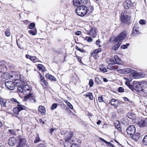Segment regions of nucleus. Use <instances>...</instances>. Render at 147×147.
Here are the masks:
<instances>
[{
	"mask_svg": "<svg viewBox=\"0 0 147 147\" xmlns=\"http://www.w3.org/2000/svg\"><path fill=\"white\" fill-rule=\"evenodd\" d=\"M9 75L8 73H4L1 74V77L5 79H7L9 78Z\"/></svg>",
	"mask_w": 147,
	"mask_h": 147,
	"instance_id": "obj_32",
	"label": "nucleus"
},
{
	"mask_svg": "<svg viewBox=\"0 0 147 147\" xmlns=\"http://www.w3.org/2000/svg\"><path fill=\"white\" fill-rule=\"evenodd\" d=\"M57 106V103H54L52 105V107L51 108V110H53L55 109Z\"/></svg>",
	"mask_w": 147,
	"mask_h": 147,
	"instance_id": "obj_42",
	"label": "nucleus"
},
{
	"mask_svg": "<svg viewBox=\"0 0 147 147\" xmlns=\"http://www.w3.org/2000/svg\"><path fill=\"white\" fill-rule=\"evenodd\" d=\"M99 138L100 140H101L104 143H105L106 144H108V145H111L112 147L113 146V145L111 144L110 142H107L104 139H103L101 138Z\"/></svg>",
	"mask_w": 147,
	"mask_h": 147,
	"instance_id": "obj_40",
	"label": "nucleus"
},
{
	"mask_svg": "<svg viewBox=\"0 0 147 147\" xmlns=\"http://www.w3.org/2000/svg\"><path fill=\"white\" fill-rule=\"evenodd\" d=\"M133 70L130 68H126L119 70V73L122 74H127L129 73L132 72Z\"/></svg>",
	"mask_w": 147,
	"mask_h": 147,
	"instance_id": "obj_11",
	"label": "nucleus"
},
{
	"mask_svg": "<svg viewBox=\"0 0 147 147\" xmlns=\"http://www.w3.org/2000/svg\"><path fill=\"white\" fill-rule=\"evenodd\" d=\"M133 70L130 68H126L119 70V73L122 74H127L129 73L132 72Z\"/></svg>",
	"mask_w": 147,
	"mask_h": 147,
	"instance_id": "obj_12",
	"label": "nucleus"
},
{
	"mask_svg": "<svg viewBox=\"0 0 147 147\" xmlns=\"http://www.w3.org/2000/svg\"><path fill=\"white\" fill-rule=\"evenodd\" d=\"M35 26V25L34 23H31L29 26V28L30 29H32Z\"/></svg>",
	"mask_w": 147,
	"mask_h": 147,
	"instance_id": "obj_49",
	"label": "nucleus"
},
{
	"mask_svg": "<svg viewBox=\"0 0 147 147\" xmlns=\"http://www.w3.org/2000/svg\"><path fill=\"white\" fill-rule=\"evenodd\" d=\"M98 101L100 102H104L103 100V98L102 96H99L98 97Z\"/></svg>",
	"mask_w": 147,
	"mask_h": 147,
	"instance_id": "obj_52",
	"label": "nucleus"
},
{
	"mask_svg": "<svg viewBox=\"0 0 147 147\" xmlns=\"http://www.w3.org/2000/svg\"><path fill=\"white\" fill-rule=\"evenodd\" d=\"M0 103L1 106L3 108H6L7 107V103L5 100H1Z\"/></svg>",
	"mask_w": 147,
	"mask_h": 147,
	"instance_id": "obj_23",
	"label": "nucleus"
},
{
	"mask_svg": "<svg viewBox=\"0 0 147 147\" xmlns=\"http://www.w3.org/2000/svg\"><path fill=\"white\" fill-rule=\"evenodd\" d=\"M130 10L124 11L121 13L120 19L122 22L127 24L129 22L130 19Z\"/></svg>",
	"mask_w": 147,
	"mask_h": 147,
	"instance_id": "obj_4",
	"label": "nucleus"
},
{
	"mask_svg": "<svg viewBox=\"0 0 147 147\" xmlns=\"http://www.w3.org/2000/svg\"><path fill=\"white\" fill-rule=\"evenodd\" d=\"M124 89L121 87H119L118 89V91L119 92H124Z\"/></svg>",
	"mask_w": 147,
	"mask_h": 147,
	"instance_id": "obj_53",
	"label": "nucleus"
},
{
	"mask_svg": "<svg viewBox=\"0 0 147 147\" xmlns=\"http://www.w3.org/2000/svg\"><path fill=\"white\" fill-rule=\"evenodd\" d=\"M85 39L89 42H92V39L89 36L86 37L85 38Z\"/></svg>",
	"mask_w": 147,
	"mask_h": 147,
	"instance_id": "obj_43",
	"label": "nucleus"
},
{
	"mask_svg": "<svg viewBox=\"0 0 147 147\" xmlns=\"http://www.w3.org/2000/svg\"><path fill=\"white\" fill-rule=\"evenodd\" d=\"M5 87L10 90H13L15 88V84L12 81H8L5 83Z\"/></svg>",
	"mask_w": 147,
	"mask_h": 147,
	"instance_id": "obj_6",
	"label": "nucleus"
},
{
	"mask_svg": "<svg viewBox=\"0 0 147 147\" xmlns=\"http://www.w3.org/2000/svg\"><path fill=\"white\" fill-rule=\"evenodd\" d=\"M127 34V32L126 31H122L117 36L115 39V41L116 42H117L113 47L112 49L114 50H117L121 44L123 40L126 37Z\"/></svg>",
	"mask_w": 147,
	"mask_h": 147,
	"instance_id": "obj_3",
	"label": "nucleus"
},
{
	"mask_svg": "<svg viewBox=\"0 0 147 147\" xmlns=\"http://www.w3.org/2000/svg\"><path fill=\"white\" fill-rule=\"evenodd\" d=\"M39 112L42 115H44L46 112V110L45 107L44 106H39L38 109Z\"/></svg>",
	"mask_w": 147,
	"mask_h": 147,
	"instance_id": "obj_17",
	"label": "nucleus"
},
{
	"mask_svg": "<svg viewBox=\"0 0 147 147\" xmlns=\"http://www.w3.org/2000/svg\"><path fill=\"white\" fill-rule=\"evenodd\" d=\"M106 62L109 64L114 63V60L113 59V58H108L106 59Z\"/></svg>",
	"mask_w": 147,
	"mask_h": 147,
	"instance_id": "obj_31",
	"label": "nucleus"
},
{
	"mask_svg": "<svg viewBox=\"0 0 147 147\" xmlns=\"http://www.w3.org/2000/svg\"><path fill=\"white\" fill-rule=\"evenodd\" d=\"M40 141V139L39 138V136L38 134L37 135L36 137V139L34 141V142L35 143H37V142H39Z\"/></svg>",
	"mask_w": 147,
	"mask_h": 147,
	"instance_id": "obj_45",
	"label": "nucleus"
},
{
	"mask_svg": "<svg viewBox=\"0 0 147 147\" xmlns=\"http://www.w3.org/2000/svg\"><path fill=\"white\" fill-rule=\"evenodd\" d=\"M108 69L114 70L118 69V67L116 65H114L112 64H109L107 66Z\"/></svg>",
	"mask_w": 147,
	"mask_h": 147,
	"instance_id": "obj_19",
	"label": "nucleus"
},
{
	"mask_svg": "<svg viewBox=\"0 0 147 147\" xmlns=\"http://www.w3.org/2000/svg\"><path fill=\"white\" fill-rule=\"evenodd\" d=\"M139 22L142 25H144L146 24V21L144 20H141L139 21Z\"/></svg>",
	"mask_w": 147,
	"mask_h": 147,
	"instance_id": "obj_50",
	"label": "nucleus"
},
{
	"mask_svg": "<svg viewBox=\"0 0 147 147\" xmlns=\"http://www.w3.org/2000/svg\"><path fill=\"white\" fill-rule=\"evenodd\" d=\"M65 102L67 104V105L69 107L70 109H73V107L72 105L67 100H64Z\"/></svg>",
	"mask_w": 147,
	"mask_h": 147,
	"instance_id": "obj_35",
	"label": "nucleus"
},
{
	"mask_svg": "<svg viewBox=\"0 0 147 147\" xmlns=\"http://www.w3.org/2000/svg\"><path fill=\"white\" fill-rule=\"evenodd\" d=\"M55 130L54 129H53V128H52L51 129H50V132L51 134H52L53 132Z\"/></svg>",
	"mask_w": 147,
	"mask_h": 147,
	"instance_id": "obj_63",
	"label": "nucleus"
},
{
	"mask_svg": "<svg viewBox=\"0 0 147 147\" xmlns=\"http://www.w3.org/2000/svg\"><path fill=\"white\" fill-rule=\"evenodd\" d=\"M139 74L141 77H143L144 76V74L143 73H139Z\"/></svg>",
	"mask_w": 147,
	"mask_h": 147,
	"instance_id": "obj_64",
	"label": "nucleus"
},
{
	"mask_svg": "<svg viewBox=\"0 0 147 147\" xmlns=\"http://www.w3.org/2000/svg\"><path fill=\"white\" fill-rule=\"evenodd\" d=\"M40 82H41L42 81L45 80V78L44 77L41 75V74H40Z\"/></svg>",
	"mask_w": 147,
	"mask_h": 147,
	"instance_id": "obj_54",
	"label": "nucleus"
},
{
	"mask_svg": "<svg viewBox=\"0 0 147 147\" xmlns=\"http://www.w3.org/2000/svg\"><path fill=\"white\" fill-rule=\"evenodd\" d=\"M100 42V40H96V43L97 45H98L99 44Z\"/></svg>",
	"mask_w": 147,
	"mask_h": 147,
	"instance_id": "obj_62",
	"label": "nucleus"
},
{
	"mask_svg": "<svg viewBox=\"0 0 147 147\" xmlns=\"http://www.w3.org/2000/svg\"><path fill=\"white\" fill-rule=\"evenodd\" d=\"M128 86L129 87V88L132 90L133 91V90H134L133 88V85H131L129 84L128 85Z\"/></svg>",
	"mask_w": 147,
	"mask_h": 147,
	"instance_id": "obj_58",
	"label": "nucleus"
},
{
	"mask_svg": "<svg viewBox=\"0 0 147 147\" xmlns=\"http://www.w3.org/2000/svg\"><path fill=\"white\" fill-rule=\"evenodd\" d=\"M10 102L11 101L13 103L15 104H19V102L15 98H11L10 100Z\"/></svg>",
	"mask_w": 147,
	"mask_h": 147,
	"instance_id": "obj_36",
	"label": "nucleus"
},
{
	"mask_svg": "<svg viewBox=\"0 0 147 147\" xmlns=\"http://www.w3.org/2000/svg\"><path fill=\"white\" fill-rule=\"evenodd\" d=\"M138 28L136 27V26L134 27L133 29V33L132 34L133 35L136 36L139 32V30H138Z\"/></svg>",
	"mask_w": 147,
	"mask_h": 147,
	"instance_id": "obj_28",
	"label": "nucleus"
},
{
	"mask_svg": "<svg viewBox=\"0 0 147 147\" xmlns=\"http://www.w3.org/2000/svg\"><path fill=\"white\" fill-rule=\"evenodd\" d=\"M143 125H147V118L143 122Z\"/></svg>",
	"mask_w": 147,
	"mask_h": 147,
	"instance_id": "obj_57",
	"label": "nucleus"
},
{
	"mask_svg": "<svg viewBox=\"0 0 147 147\" xmlns=\"http://www.w3.org/2000/svg\"><path fill=\"white\" fill-rule=\"evenodd\" d=\"M142 84L139 82H133V88L134 90L139 92L141 90Z\"/></svg>",
	"mask_w": 147,
	"mask_h": 147,
	"instance_id": "obj_10",
	"label": "nucleus"
},
{
	"mask_svg": "<svg viewBox=\"0 0 147 147\" xmlns=\"http://www.w3.org/2000/svg\"><path fill=\"white\" fill-rule=\"evenodd\" d=\"M17 107L20 111H21L22 110H24L26 109V107L23 105H20L19 104H18L17 105Z\"/></svg>",
	"mask_w": 147,
	"mask_h": 147,
	"instance_id": "obj_30",
	"label": "nucleus"
},
{
	"mask_svg": "<svg viewBox=\"0 0 147 147\" xmlns=\"http://www.w3.org/2000/svg\"><path fill=\"white\" fill-rule=\"evenodd\" d=\"M37 67L39 70H41L42 71L44 72L45 70V67L41 64H38L37 65Z\"/></svg>",
	"mask_w": 147,
	"mask_h": 147,
	"instance_id": "obj_34",
	"label": "nucleus"
},
{
	"mask_svg": "<svg viewBox=\"0 0 147 147\" xmlns=\"http://www.w3.org/2000/svg\"><path fill=\"white\" fill-rule=\"evenodd\" d=\"M113 59L114 60V63L119 64L120 63V59L117 55H115L114 57L113 58Z\"/></svg>",
	"mask_w": 147,
	"mask_h": 147,
	"instance_id": "obj_24",
	"label": "nucleus"
},
{
	"mask_svg": "<svg viewBox=\"0 0 147 147\" xmlns=\"http://www.w3.org/2000/svg\"><path fill=\"white\" fill-rule=\"evenodd\" d=\"M132 138L136 141H137L140 137V134L139 133H136L132 135Z\"/></svg>",
	"mask_w": 147,
	"mask_h": 147,
	"instance_id": "obj_22",
	"label": "nucleus"
},
{
	"mask_svg": "<svg viewBox=\"0 0 147 147\" xmlns=\"http://www.w3.org/2000/svg\"><path fill=\"white\" fill-rule=\"evenodd\" d=\"M95 82L97 84H101L102 82L98 77H95Z\"/></svg>",
	"mask_w": 147,
	"mask_h": 147,
	"instance_id": "obj_33",
	"label": "nucleus"
},
{
	"mask_svg": "<svg viewBox=\"0 0 147 147\" xmlns=\"http://www.w3.org/2000/svg\"><path fill=\"white\" fill-rule=\"evenodd\" d=\"M126 130L128 134L131 135H133L136 131L135 126L133 125H131L127 128Z\"/></svg>",
	"mask_w": 147,
	"mask_h": 147,
	"instance_id": "obj_8",
	"label": "nucleus"
},
{
	"mask_svg": "<svg viewBox=\"0 0 147 147\" xmlns=\"http://www.w3.org/2000/svg\"><path fill=\"white\" fill-rule=\"evenodd\" d=\"M93 10V8L92 6L82 5L78 7L76 9V12L78 15L83 16L87 13L90 14Z\"/></svg>",
	"mask_w": 147,
	"mask_h": 147,
	"instance_id": "obj_2",
	"label": "nucleus"
},
{
	"mask_svg": "<svg viewBox=\"0 0 147 147\" xmlns=\"http://www.w3.org/2000/svg\"><path fill=\"white\" fill-rule=\"evenodd\" d=\"M88 34L94 38L96 35V32L95 29L94 28H92L89 32H88Z\"/></svg>",
	"mask_w": 147,
	"mask_h": 147,
	"instance_id": "obj_14",
	"label": "nucleus"
},
{
	"mask_svg": "<svg viewBox=\"0 0 147 147\" xmlns=\"http://www.w3.org/2000/svg\"><path fill=\"white\" fill-rule=\"evenodd\" d=\"M115 125L116 128L119 131H121V125L119 121H117L115 124Z\"/></svg>",
	"mask_w": 147,
	"mask_h": 147,
	"instance_id": "obj_26",
	"label": "nucleus"
},
{
	"mask_svg": "<svg viewBox=\"0 0 147 147\" xmlns=\"http://www.w3.org/2000/svg\"><path fill=\"white\" fill-rule=\"evenodd\" d=\"M133 115H134V114L131 113H128L127 115L128 117L130 119L132 118Z\"/></svg>",
	"mask_w": 147,
	"mask_h": 147,
	"instance_id": "obj_51",
	"label": "nucleus"
},
{
	"mask_svg": "<svg viewBox=\"0 0 147 147\" xmlns=\"http://www.w3.org/2000/svg\"><path fill=\"white\" fill-rule=\"evenodd\" d=\"M13 111L15 114H18L20 112L17 107H14Z\"/></svg>",
	"mask_w": 147,
	"mask_h": 147,
	"instance_id": "obj_37",
	"label": "nucleus"
},
{
	"mask_svg": "<svg viewBox=\"0 0 147 147\" xmlns=\"http://www.w3.org/2000/svg\"><path fill=\"white\" fill-rule=\"evenodd\" d=\"M40 84L44 88H47L49 86V84L46 80H44L40 82Z\"/></svg>",
	"mask_w": 147,
	"mask_h": 147,
	"instance_id": "obj_18",
	"label": "nucleus"
},
{
	"mask_svg": "<svg viewBox=\"0 0 147 147\" xmlns=\"http://www.w3.org/2000/svg\"><path fill=\"white\" fill-rule=\"evenodd\" d=\"M19 141L18 144L17 145V147H28V146L26 144V140L21 136H19Z\"/></svg>",
	"mask_w": 147,
	"mask_h": 147,
	"instance_id": "obj_5",
	"label": "nucleus"
},
{
	"mask_svg": "<svg viewBox=\"0 0 147 147\" xmlns=\"http://www.w3.org/2000/svg\"><path fill=\"white\" fill-rule=\"evenodd\" d=\"M71 147H80L76 143H74V140H72V145Z\"/></svg>",
	"mask_w": 147,
	"mask_h": 147,
	"instance_id": "obj_48",
	"label": "nucleus"
},
{
	"mask_svg": "<svg viewBox=\"0 0 147 147\" xmlns=\"http://www.w3.org/2000/svg\"><path fill=\"white\" fill-rule=\"evenodd\" d=\"M81 31H77L76 33V35H81Z\"/></svg>",
	"mask_w": 147,
	"mask_h": 147,
	"instance_id": "obj_60",
	"label": "nucleus"
},
{
	"mask_svg": "<svg viewBox=\"0 0 147 147\" xmlns=\"http://www.w3.org/2000/svg\"><path fill=\"white\" fill-rule=\"evenodd\" d=\"M31 87L28 85H21L18 87V91L20 92H22L27 96L25 97V99H31V101L32 102H35L36 101L34 99V97L32 93H30Z\"/></svg>",
	"mask_w": 147,
	"mask_h": 147,
	"instance_id": "obj_1",
	"label": "nucleus"
},
{
	"mask_svg": "<svg viewBox=\"0 0 147 147\" xmlns=\"http://www.w3.org/2000/svg\"><path fill=\"white\" fill-rule=\"evenodd\" d=\"M143 143L146 145H147V135L144 136L142 140Z\"/></svg>",
	"mask_w": 147,
	"mask_h": 147,
	"instance_id": "obj_38",
	"label": "nucleus"
},
{
	"mask_svg": "<svg viewBox=\"0 0 147 147\" xmlns=\"http://www.w3.org/2000/svg\"><path fill=\"white\" fill-rule=\"evenodd\" d=\"M100 71L103 72H106L107 71V69L103 67L102 66H100Z\"/></svg>",
	"mask_w": 147,
	"mask_h": 147,
	"instance_id": "obj_46",
	"label": "nucleus"
},
{
	"mask_svg": "<svg viewBox=\"0 0 147 147\" xmlns=\"http://www.w3.org/2000/svg\"><path fill=\"white\" fill-rule=\"evenodd\" d=\"M37 147H45V145L42 144H38Z\"/></svg>",
	"mask_w": 147,
	"mask_h": 147,
	"instance_id": "obj_59",
	"label": "nucleus"
},
{
	"mask_svg": "<svg viewBox=\"0 0 147 147\" xmlns=\"http://www.w3.org/2000/svg\"><path fill=\"white\" fill-rule=\"evenodd\" d=\"M123 5L125 8V9L124 11H127V10H130L131 11L130 7L132 6V3H131L129 0H127L124 1Z\"/></svg>",
	"mask_w": 147,
	"mask_h": 147,
	"instance_id": "obj_9",
	"label": "nucleus"
},
{
	"mask_svg": "<svg viewBox=\"0 0 147 147\" xmlns=\"http://www.w3.org/2000/svg\"><path fill=\"white\" fill-rule=\"evenodd\" d=\"M9 131L12 134H15V131L13 129H9Z\"/></svg>",
	"mask_w": 147,
	"mask_h": 147,
	"instance_id": "obj_55",
	"label": "nucleus"
},
{
	"mask_svg": "<svg viewBox=\"0 0 147 147\" xmlns=\"http://www.w3.org/2000/svg\"><path fill=\"white\" fill-rule=\"evenodd\" d=\"M72 145V142H70L69 140H65L64 142L65 147H71Z\"/></svg>",
	"mask_w": 147,
	"mask_h": 147,
	"instance_id": "obj_25",
	"label": "nucleus"
},
{
	"mask_svg": "<svg viewBox=\"0 0 147 147\" xmlns=\"http://www.w3.org/2000/svg\"><path fill=\"white\" fill-rule=\"evenodd\" d=\"M45 76L47 78L49 79L52 81H55L56 80V78L54 76L49 74H46Z\"/></svg>",
	"mask_w": 147,
	"mask_h": 147,
	"instance_id": "obj_20",
	"label": "nucleus"
},
{
	"mask_svg": "<svg viewBox=\"0 0 147 147\" xmlns=\"http://www.w3.org/2000/svg\"><path fill=\"white\" fill-rule=\"evenodd\" d=\"M30 60L33 62H35L37 61L38 59L35 56H31L30 58Z\"/></svg>",
	"mask_w": 147,
	"mask_h": 147,
	"instance_id": "obj_39",
	"label": "nucleus"
},
{
	"mask_svg": "<svg viewBox=\"0 0 147 147\" xmlns=\"http://www.w3.org/2000/svg\"><path fill=\"white\" fill-rule=\"evenodd\" d=\"M121 47L122 49H125L127 48V46H126V45H122L121 46Z\"/></svg>",
	"mask_w": 147,
	"mask_h": 147,
	"instance_id": "obj_61",
	"label": "nucleus"
},
{
	"mask_svg": "<svg viewBox=\"0 0 147 147\" xmlns=\"http://www.w3.org/2000/svg\"><path fill=\"white\" fill-rule=\"evenodd\" d=\"M89 85L90 87H92L94 84V82L92 79L90 80L89 82Z\"/></svg>",
	"mask_w": 147,
	"mask_h": 147,
	"instance_id": "obj_47",
	"label": "nucleus"
},
{
	"mask_svg": "<svg viewBox=\"0 0 147 147\" xmlns=\"http://www.w3.org/2000/svg\"><path fill=\"white\" fill-rule=\"evenodd\" d=\"M85 96L87 97H88L89 99L91 100H92L93 99V96L92 93L88 92L85 94Z\"/></svg>",
	"mask_w": 147,
	"mask_h": 147,
	"instance_id": "obj_29",
	"label": "nucleus"
},
{
	"mask_svg": "<svg viewBox=\"0 0 147 147\" xmlns=\"http://www.w3.org/2000/svg\"><path fill=\"white\" fill-rule=\"evenodd\" d=\"M71 80L74 83H75L78 81V78L77 76L75 78V77L73 76L71 78Z\"/></svg>",
	"mask_w": 147,
	"mask_h": 147,
	"instance_id": "obj_41",
	"label": "nucleus"
},
{
	"mask_svg": "<svg viewBox=\"0 0 147 147\" xmlns=\"http://www.w3.org/2000/svg\"><path fill=\"white\" fill-rule=\"evenodd\" d=\"M16 142V140L14 138H11L9 140L8 143L10 146H13L15 145Z\"/></svg>",
	"mask_w": 147,
	"mask_h": 147,
	"instance_id": "obj_16",
	"label": "nucleus"
},
{
	"mask_svg": "<svg viewBox=\"0 0 147 147\" xmlns=\"http://www.w3.org/2000/svg\"><path fill=\"white\" fill-rule=\"evenodd\" d=\"M5 34L7 36H9L10 35V32L9 30L6 29L5 31Z\"/></svg>",
	"mask_w": 147,
	"mask_h": 147,
	"instance_id": "obj_44",
	"label": "nucleus"
},
{
	"mask_svg": "<svg viewBox=\"0 0 147 147\" xmlns=\"http://www.w3.org/2000/svg\"><path fill=\"white\" fill-rule=\"evenodd\" d=\"M102 50L100 48L96 49L91 52V55L92 56H94L96 55L98 53L101 51Z\"/></svg>",
	"mask_w": 147,
	"mask_h": 147,
	"instance_id": "obj_21",
	"label": "nucleus"
},
{
	"mask_svg": "<svg viewBox=\"0 0 147 147\" xmlns=\"http://www.w3.org/2000/svg\"><path fill=\"white\" fill-rule=\"evenodd\" d=\"M76 48L77 50H78L79 51H80L81 52H83V51H84V50H83L82 49H81L80 48L77 46H76Z\"/></svg>",
	"mask_w": 147,
	"mask_h": 147,
	"instance_id": "obj_56",
	"label": "nucleus"
},
{
	"mask_svg": "<svg viewBox=\"0 0 147 147\" xmlns=\"http://www.w3.org/2000/svg\"><path fill=\"white\" fill-rule=\"evenodd\" d=\"M65 135L66 136L64 138L65 140H71L73 136V133L72 131H70L69 133H67Z\"/></svg>",
	"mask_w": 147,
	"mask_h": 147,
	"instance_id": "obj_13",
	"label": "nucleus"
},
{
	"mask_svg": "<svg viewBox=\"0 0 147 147\" xmlns=\"http://www.w3.org/2000/svg\"><path fill=\"white\" fill-rule=\"evenodd\" d=\"M109 103L111 105L116 107L119 103V101L113 98L110 101Z\"/></svg>",
	"mask_w": 147,
	"mask_h": 147,
	"instance_id": "obj_15",
	"label": "nucleus"
},
{
	"mask_svg": "<svg viewBox=\"0 0 147 147\" xmlns=\"http://www.w3.org/2000/svg\"><path fill=\"white\" fill-rule=\"evenodd\" d=\"M87 2V0H73L74 5L76 6L83 5Z\"/></svg>",
	"mask_w": 147,
	"mask_h": 147,
	"instance_id": "obj_7",
	"label": "nucleus"
},
{
	"mask_svg": "<svg viewBox=\"0 0 147 147\" xmlns=\"http://www.w3.org/2000/svg\"><path fill=\"white\" fill-rule=\"evenodd\" d=\"M28 32L30 34L33 36H34L37 34V30L35 28L29 30Z\"/></svg>",
	"mask_w": 147,
	"mask_h": 147,
	"instance_id": "obj_27",
	"label": "nucleus"
}]
</instances>
